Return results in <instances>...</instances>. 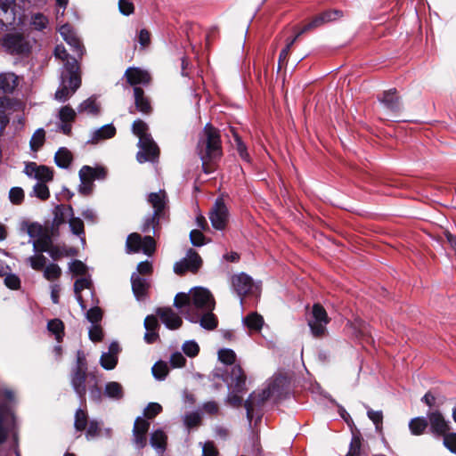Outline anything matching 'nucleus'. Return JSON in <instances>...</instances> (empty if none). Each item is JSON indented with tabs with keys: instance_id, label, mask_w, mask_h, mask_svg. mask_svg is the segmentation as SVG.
Wrapping results in <instances>:
<instances>
[{
	"instance_id": "1",
	"label": "nucleus",
	"mask_w": 456,
	"mask_h": 456,
	"mask_svg": "<svg viewBox=\"0 0 456 456\" xmlns=\"http://www.w3.org/2000/svg\"><path fill=\"white\" fill-rule=\"evenodd\" d=\"M215 299L212 294L206 289L195 288L187 293H178L175 297L174 305L180 309L187 319L197 322L198 316L193 317L191 311L196 309L201 313L212 312L215 308Z\"/></svg>"
},
{
	"instance_id": "36",
	"label": "nucleus",
	"mask_w": 456,
	"mask_h": 456,
	"mask_svg": "<svg viewBox=\"0 0 456 456\" xmlns=\"http://www.w3.org/2000/svg\"><path fill=\"white\" fill-rule=\"evenodd\" d=\"M294 31L296 32L295 36L292 38H289L287 40L286 46L280 53L279 69H281V66H283L287 63V60L290 53V50H291L293 45L298 39V37L302 35V34H299V29L296 30V28H294Z\"/></svg>"
},
{
	"instance_id": "43",
	"label": "nucleus",
	"mask_w": 456,
	"mask_h": 456,
	"mask_svg": "<svg viewBox=\"0 0 456 456\" xmlns=\"http://www.w3.org/2000/svg\"><path fill=\"white\" fill-rule=\"evenodd\" d=\"M53 244V243L52 241L51 235L49 234V232L46 229L45 230L43 234H41V236H39L33 242L34 248L40 253L45 252V248H48Z\"/></svg>"
},
{
	"instance_id": "19",
	"label": "nucleus",
	"mask_w": 456,
	"mask_h": 456,
	"mask_svg": "<svg viewBox=\"0 0 456 456\" xmlns=\"http://www.w3.org/2000/svg\"><path fill=\"white\" fill-rule=\"evenodd\" d=\"M125 77L127 83L134 87L138 85H148L151 81L149 73L139 68H128L125 72Z\"/></svg>"
},
{
	"instance_id": "61",
	"label": "nucleus",
	"mask_w": 456,
	"mask_h": 456,
	"mask_svg": "<svg viewBox=\"0 0 456 456\" xmlns=\"http://www.w3.org/2000/svg\"><path fill=\"white\" fill-rule=\"evenodd\" d=\"M69 271L76 275H85L87 272L86 265L80 260H74L69 265Z\"/></svg>"
},
{
	"instance_id": "5",
	"label": "nucleus",
	"mask_w": 456,
	"mask_h": 456,
	"mask_svg": "<svg viewBox=\"0 0 456 456\" xmlns=\"http://www.w3.org/2000/svg\"><path fill=\"white\" fill-rule=\"evenodd\" d=\"M330 319L324 307L317 303L312 307V312L307 319V323L310 328L311 334L315 338H322L327 336V325Z\"/></svg>"
},
{
	"instance_id": "26",
	"label": "nucleus",
	"mask_w": 456,
	"mask_h": 456,
	"mask_svg": "<svg viewBox=\"0 0 456 456\" xmlns=\"http://www.w3.org/2000/svg\"><path fill=\"white\" fill-rule=\"evenodd\" d=\"M379 101L390 111L398 112L401 110L400 98L395 89L385 91Z\"/></svg>"
},
{
	"instance_id": "18",
	"label": "nucleus",
	"mask_w": 456,
	"mask_h": 456,
	"mask_svg": "<svg viewBox=\"0 0 456 456\" xmlns=\"http://www.w3.org/2000/svg\"><path fill=\"white\" fill-rule=\"evenodd\" d=\"M246 374L240 365L235 364L232 367L226 382L236 392H243L246 389Z\"/></svg>"
},
{
	"instance_id": "29",
	"label": "nucleus",
	"mask_w": 456,
	"mask_h": 456,
	"mask_svg": "<svg viewBox=\"0 0 456 456\" xmlns=\"http://www.w3.org/2000/svg\"><path fill=\"white\" fill-rule=\"evenodd\" d=\"M68 210L71 215L69 220V228L73 234L77 235L81 238V240L85 242V225L84 222L79 217L73 216V208L71 206L68 207Z\"/></svg>"
},
{
	"instance_id": "39",
	"label": "nucleus",
	"mask_w": 456,
	"mask_h": 456,
	"mask_svg": "<svg viewBox=\"0 0 456 456\" xmlns=\"http://www.w3.org/2000/svg\"><path fill=\"white\" fill-rule=\"evenodd\" d=\"M88 414L85 409H77L74 416V428L77 431H85L88 425Z\"/></svg>"
},
{
	"instance_id": "52",
	"label": "nucleus",
	"mask_w": 456,
	"mask_h": 456,
	"mask_svg": "<svg viewBox=\"0 0 456 456\" xmlns=\"http://www.w3.org/2000/svg\"><path fill=\"white\" fill-rule=\"evenodd\" d=\"M201 319L200 324L203 328L208 330H214L217 326V318L212 312H204Z\"/></svg>"
},
{
	"instance_id": "6",
	"label": "nucleus",
	"mask_w": 456,
	"mask_h": 456,
	"mask_svg": "<svg viewBox=\"0 0 456 456\" xmlns=\"http://www.w3.org/2000/svg\"><path fill=\"white\" fill-rule=\"evenodd\" d=\"M142 251L147 256H152L156 251V241L153 237L146 235L142 237L137 232L130 233L126 240V252L135 254Z\"/></svg>"
},
{
	"instance_id": "7",
	"label": "nucleus",
	"mask_w": 456,
	"mask_h": 456,
	"mask_svg": "<svg viewBox=\"0 0 456 456\" xmlns=\"http://www.w3.org/2000/svg\"><path fill=\"white\" fill-rule=\"evenodd\" d=\"M3 46L12 54H26L31 49L28 38L19 32L5 35L3 40Z\"/></svg>"
},
{
	"instance_id": "58",
	"label": "nucleus",
	"mask_w": 456,
	"mask_h": 456,
	"mask_svg": "<svg viewBox=\"0 0 456 456\" xmlns=\"http://www.w3.org/2000/svg\"><path fill=\"white\" fill-rule=\"evenodd\" d=\"M152 373L158 379H164L168 373L167 365L163 362H156L152 367Z\"/></svg>"
},
{
	"instance_id": "22",
	"label": "nucleus",
	"mask_w": 456,
	"mask_h": 456,
	"mask_svg": "<svg viewBox=\"0 0 456 456\" xmlns=\"http://www.w3.org/2000/svg\"><path fill=\"white\" fill-rule=\"evenodd\" d=\"M132 289L137 300H144L150 289V283L145 278L139 276V273H132Z\"/></svg>"
},
{
	"instance_id": "48",
	"label": "nucleus",
	"mask_w": 456,
	"mask_h": 456,
	"mask_svg": "<svg viewBox=\"0 0 456 456\" xmlns=\"http://www.w3.org/2000/svg\"><path fill=\"white\" fill-rule=\"evenodd\" d=\"M45 132L43 128L37 129L30 139V148L32 151H38L45 142Z\"/></svg>"
},
{
	"instance_id": "14",
	"label": "nucleus",
	"mask_w": 456,
	"mask_h": 456,
	"mask_svg": "<svg viewBox=\"0 0 456 456\" xmlns=\"http://www.w3.org/2000/svg\"><path fill=\"white\" fill-rule=\"evenodd\" d=\"M134 105L129 108V113L140 112L142 115L151 114L153 109L151 100L145 95L143 89L139 86L134 87Z\"/></svg>"
},
{
	"instance_id": "41",
	"label": "nucleus",
	"mask_w": 456,
	"mask_h": 456,
	"mask_svg": "<svg viewBox=\"0 0 456 456\" xmlns=\"http://www.w3.org/2000/svg\"><path fill=\"white\" fill-rule=\"evenodd\" d=\"M161 217L162 216L157 214H152L147 216L142 224L141 231L144 233H149L153 231V233L155 234Z\"/></svg>"
},
{
	"instance_id": "60",
	"label": "nucleus",
	"mask_w": 456,
	"mask_h": 456,
	"mask_svg": "<svg viewBox=\"0 0 456 456\" xmlns=\"http://www.w3.org/2000/svg\"><path fill=\"white\" fill-rule=\"evenodd\" d=\"M9 199L12 204L20 205L24 200V191L20 187H13L10 190Z\"/></svg>"
},
{
	"instance_id": "15",
	"label": "nucleus",
	"mask_w": 456,
	"mask_h": 456,
	"mask_svg": "<svg viewBox=\"0 0 456 456\" xmlns=\"http://www.w3.org/2000/svg\"><path fill=\"white\" fill-rule=\"evenodd\" d=\"M156 315L169 330H178L183 325L182 317L171 307H159Z\"/></svg>"
},
{
	"instance_id": "24",
	"label": "nucleus",
	"mask_w": 456,
	"mask_h": 456,
	"mask_svg": "<svg viewBox=\"0 0 456 456\" xmlns=\"http://www.w3.org/2000/svg\"><path fill=\"white\" fill-rule=\"evenodd\" d=\"M60 33L63 37L64 40L70 45L73 52L77 55L78 58H82L85 49L80 40L77 38L69 30V25H63L60 28Z\"/></svg>"
},
{
	"instance_id": "20",
	"label": "nucleus",
	"mask_w": 456,
	"mask_h": 456,
	"mask_svg": "<svg viewBox=\"0 0 456 456\" xmlns=\"http://www.w3.org/2000/svg\"><path fill=\"white\" fill-rule=\"evenodd\" d=\"M232 285L235 292L240 297H243L246 296L252 289L253 281L252 279L245 274L240 273L232 276Z\"/></svg>"
},
{
	"instance_id": "37",
	"label": "nucleus",
	"mask_w": 456,
	"mask_h": 456,
	"mask_svg": "<svg viewBox=\"0 0 456 456\" xmlns=\"http://www.w3.org/2000/svg\"><path fill=\"white\" fill-rule=\"evenodd\" d=\"M73 159L71 152L66 148H61L55 153L54 160L58 167L67 168Z\"/></svg>"
},
{
	"instance_id": "9",
	"label": "nucleus",
	"mask_w": 456,
	"mask_h": 456,
	"mask_svg": "<svg viewBox=\"0 0 456 456\" xmlns=\"http://www.w3.org/2000/svg\"><path fill=\"white\" fill-rule=\"evenodd\" d=\"M212 226L216 230H224L229 221V210L222 197L217 198L209 212Z\"/></svg>"
},
{
	"instance_id": "17",
	"label": "nucleus",
	"mask_w": 456,
	"mask_h": 456,
	"mask_svg": "<svg viewBox=\"0 0 456 456\" xmlns=\"http://www.w3.org/2000/svg\"><path fill=\"white\" fill-rule=\"evenodd\" d=\"M431 432L437 436H444L449 433L450 427L444 416L438 411L428 414Z\"/></svg>"
},
{
	"instance_id": "44",
	"label": "nucleus",
	"mask_w": 456,
	"mask_h": 456,
	"mask_svg": "<svg viewBox=\"0 0 456 456\" xmlns=\"http://www.w3.org/2000/svg\"><path fill=\"white\" fill-rule=\"evenodd\" d=\"M428 422L425 418L417 417L410 421L409 428L412 435L419 436L425 432V430L428 428Z\"/></svg>"
},
{
	"instance_id": "12",
	"label": "nucleus",
	"mask_w": 456,
	"mask_h": 456,
	"mask_svg": "<svg viewBox=\"0 0 456 456\" xmlns=\"http://www.w3.org/2000/svg\"><path fill=\"white\" fill-rule=\"evenodd\" d=\"M202 260L199 254L192 249H190L187 256L177 262L174 265V271L176 274L182 275L186 272L197 273L201 266Z\"/></svg>"
},
{
	"instance_id": "46",
	"label": "nucleus",
	"mask_w": 456,
	"mask_h": 456,
	"mask_svg": "<svg viewBox=\"0 0 456 456\" xmlns=\"http://www.w3.org/2000/svg\"><path fill=\"white\" fill-rule=\"evenodd\" d=\"M92 285V281L89 277H82L77 279L74 284V291L77 297V301L82 305L83 298L81 296V291L85 289H89Z\"/></svg>"
},
{
	"instance_id": "11",
	"label": "nucleus",
	"mask_w": 456,
	"mask_h": 456,
	"mask_svg": "<svg viewBox=\"0 0 456 456\" xmlns=\"http://www.w3.org/2000/svg\"><path fill=\"white\" fill-rule=\"evenodd\" d=\"M151 423L142 417H137L134 420L132 431V442L137 450H142L147 445L148 431Z\"/></svg>"
},
{
	"instance_id": "59",
	"label": "nucleus",
	"mask_w": 456,
	"mask_h": 456,
	"mask_svg": "<svg viewBox=\"0 0 456 456\" xmlns=\"http://www.w3.org/2000/svg\"><path fill=\"white\" fill-rule=\"evenodd\" d=\"M35 195L42 200H45L50 197V191L45 183H37L33 188Z\"/></svg>"
},
{
	"instance_id": "40",
	"label": "nucleus",
	"mask_w": 456,
	"mask_h": 456,
	"mask_svg": "<svg viewBox=\"0 0 456 456\" xmlns=\"http://www.w3.org/2000/svg\"><path fill=\"white\" fill-rule=\"evenodd\" d=\"M48 24L49 20L44 13L36 12L31 14L29 25L35 30L42 31L48 27Z\"/></svg>"
},
{
	"instance_id": "42",
	"label": "nucleus",
	"mask_w": 456,
	"mask_h": 456,
	"mask_svg": "<svg viewBox=\"0 0 456 456\" xmlns=\"http://www.w3.org/2000/svg\"><path fill=\"white\" fill-rule=\"evenodd\" d=\"M104 393L108 397L115 400H119L124 395L122 386L116 381L108 382L105 385Z\"/></svg>"
},
{
	"instance_id": "56",
	"label": "nucleus",
	"mask_w": 456,
	"mask_h": 456,
	"mask_svg": "<svg viewBox=\"0 0 456 456\" xmlns=\"http://www.w3.org/2000/svg\"><path fill=\"white\" fill-rule=\"evenodd\" d=\"M362 440L360 436L354 435L350 443L349 451L346 456H359L361 452Z\"/></svg>"
},
{
	"instance_id": "34",
	"label": "nucleus",
	"mask_w": 456,
	"mask_h": 456,
	"mask_svg": "<svg viewBox=\"0 0 456 456\" xmlns=\"http://www.w3.org/2000/svg\"><path fill=\"white\" fill-rule=\"evenodd\" d=\"M77 112L96 116L100 112V106L95 99L88 98L78 105Z\"/></svg>"
},
{
	"instance_id": "27",
	"label": "nucleus",
	"mask_w": 456,
	"mask_h": 456,
	"mask_svg": "<svg viewBox=\"0 0 456 456\" xmlns=\"http://www.w3.org/2000/svg\"><path fill=\"white\" fill-rule=\"evenodd\" d=\"M15 20V12L12 1L0 0V24H11Z\"/></svg>"
},
{
	"instance_id": "54",
	"label": "nucleus",
	"mask_w": 456,
	"mask_h": 456,
	"mask_svg": "<svg viewBox=\"0 0 456 456\" xmlns=\"http://www.w3.org/2000/svg\"><path fill=\"white\" fill-rule=\"evenodd\" d=\"M218 359L226 365H232L236 361V354L232 349H220L218 351Z\"/></svg>"
},
{
	"instance_id": "57",
	"label": "nucleus",
	"mask_w": 456,
	"mask_h": 456,
	"mask_svg": "<svg viewBox=\"0 0 456 456\" xmlns=\"http://www.w3.org/2000/svg\"><path fill=\"white\" fill-rule=\"evenodd\" d=\"M162 411V406L158 403H150L143 411L144 417L148 419L155 418Z\"/></svg>"
},
{
	"instance_id": "23",
	"label": "nucleus",
	"mask_w": 456,
	"mask_h": 456,
	"mask_svg": "<svg viewBox=\"0 0 456 456\" xmlns=\"http://www.w3.org/2000/svg\"><path fill=\"white\" fill-rule=\"evenodd\" d=\"M119 353V346L113 342L109 346V351L103 353L100 359V363L105 370H113L118 363V354Z\"/></svg>"
},
{
	"instance_id": "49",
	"label": "nucleus",
	"mask_w": 456,
	"mask_h": 456,
	"mask_svg": "<svg viewBox=\"0 0 456 456\" xmlns=\"http://www.w3.org/2000/svg\"><path fill=\"white\" fill-rule=\"evenodd\" d=\"M86 437L87 440H91L100 436L102 433V428L100 422L95 419H92L89 421L86 428Z\"/></svg>"
},
{
	"instance_id": "63",
	"label": "nucleus",
	"mask_w": 456,
	"mask_h": 456,
	"mask_svg": "<svg viewBox=\"0 0 456 456\" xmlns=\"http://www.w3.org/2000/svg\"><path fill=\"white\" fill-rule=\"evenodd\" d=\"M203 456H218L219 452L213 441H207L202 444Z\"/></svg>"
},
{
	"instance_id": "55",
	"label": "nucleus",
	"mask_w": 456,
	"mask_h": 456,
	"mask_svg": "<svg viewBox=\"0 0 456 456\" xmlns=\"http://www.w3.org/2000/svg\"><path fill=\"white\" fill-rule=\"evenodd\" d=\"M92 379H94V382L88 387L90 397L93 401L100 403L102 398V388L98 385V382L94 376L92 377Z\"/></svg>"
},
{
	"instance_id": "30",
	"label": "nucleus",
	"mask_w": 456,
	"mask_h": 456,
	"mask_svg": "<svg viewBox=\"0 0 456 456\" xmlns=\"http://www.w3.org/2000/svg\"><path fill=\"white\" fill-rule=\"evenodd\" d=\"M18 86V77L14 73L0 74V89L4 93H12Z\"/></svg>"
},
{
	"instance_id": "28",
	"label": "nucleus",
	"mask_w": 456,
	"mask_h": 456,
	"mask_svg": "<svg viewBox=\"0 0 456 456\" xmlns=\"http://www.w3.org/2000/svg\"><path fill=\"white\" fill-rule=\"evenodd\" d=\"M47 330L61 343L65 335V326L61 319H52L47 322Z\"/></svg>"
},
{
	"instance_id": "47",
	"label": "nucleus",
	"mask_w": 456,
	"mask_h": 456,
	"mask_svg": "<svg viewBox=\"0 0 456 456\" xmlns=\"http://www.w3.org/2000/svg\"><path fill=\"white\" fill-rule=\"evenodd\" d=\"M44 277L50 281L58 280L61 275V267L54 263H51L45 266L43 271Z\"/></svg>"
},
{
	"instance_id": "62",
	"label": "nucleus",
	"mask_w": 456,
	"mask_h": 456,
	"mask_svg": "<svg viewBox=\"0 0 456 456\" xmlns=\"http://www.w3.org/2000/svg\"><path fill=\"white\" fill-rule=\"evenodd\" d=\"M45 230V228H44L41 224L37 223L29 224L27 226V232L30 238L34 239V240H36L39 236H41Z\"/></svg>"
},
{
	"instance_id": "33",
	"label": "nucleus",
	"mask_w": 456,
	"mask_h": 456,
	"mask_svg": "<svg viewBox=\"0 0 456 456\" xmlns=\"http://www.w3.org/2000/svg\"><path fill=\"white\" fill-rule=\"evenodd\" d=\"M45 249V252H47L53 260H59L64 256H73L76 253L72 248H67L65 246L54 244Z\"/></svg>"
},
{
	"instance_id": "38",
	"label": "nucleus",
	"mask_w": 456,
	"mask_h": 456,
	"mask_svg": "<svg viewBox=\"0 0 456 456\" xmlns=\"http://www.w3.org/2000/svg\"><path fill=\"white\" fill-rule=\"evenodd\" d=\"M243 322L251 331H259L264 324L263 317L256 313L249 314L245 317Z\"/></svg>"
},
{
	"instance_id": "50",
	"label": "nucleus",
	"mask_w": 456,
	"mask_h": 456,
	"mask_svg": "<svg viewBox=\"0 0 456 456\" xmlns=\"http://www.w3.org/2000/svg\"><path fill=\"white\" fill-rule=\"evenodd\" d=\"M58 117L61 122H74L77 112L69 105H65L60 109Z\"/></svg>"
},
{
	"instance_id": "8",
	"label": "nucleus",
	"mask_w": 456,
	"mask_h": 456,
	"mask_svg": "<svg viewBox=\"0 0 456 456\" xmlns=\"http://www.w3.org/2000/svg\"><path fill=\"white\" fill-rule=\"evenodd\" d=\"M93 376L87 370H71L70 384L82 403H86L87 386L94 382Z\"/></svg>"
},
{
	"instance_id": "3",
	"label": "nucleus",
	"mask_w": 456,
	"mask_h": 456,
	"mask_svg": "<svg viewBox=\"0 0 456 456\" xmlns=\"http://www.w3.org/2000/svg\"><path fill=\"white\" fill-rule=\"evenodd\" d=\"M81 72L78 62L75 60L68 61L62 68L60 85L54 94L59 102L69 101L81 86Z\"/></svg>"
},
{
	"instance_id": "31",
	"label": "nucleus",
	"mask_w": 456,
	"mask_h": 456,
	"mask_svg": "<svg viewBox=\"0 0 456 456\" xmlns=\"http://www.w3.org/2000/svg\"><path fill=\"white\" fill-rule=\"evenodd\" d=\"M107 175V170L102 167H91L84 166L79 171V176H87L94 180H102Z\"/></svg>"
},
{
	"instance_id": "4",
	"label": "nucleus",
	"mask_w": 456,
	"mask_h": 456,
	"mask_svg": "<svg viewBox=\"0 0 456 456\" xmlns=\"http://www.w3.org/2000/svg\"><path fill=\"white\" fill-rule=\"evenodd\" d=\"M289 387V379L283 375L274 376L268 387L257 395L251 394L246 400L244 406L247 411V417L249 421L253 418L256 401L258 404H262L271 396L281 397Z\"/></svg>"
},
{
	"instance_id": "16",
	"label": "nucleus",
	"mask_w": 456,
	"mask_h": 456,
	"mask_svg": "<svg viewBox=\"0 0 456 456\" xmlns=\"http://www.w3.org/2000/svg\"><path fill=\"white\" fill-rule=\"evenodd\" d=\"M24 171L27 175L38 180V183H47L53 178V171L50 167L38 166L35 162L27 164Z\"/></svg>"
},
{
	"instance_id": "10",
	"label": "nucleus",
	"mask_w": 456,
	"mask_h": 456,
	"mask_svg": "<svg viewBox=\"0 0 456 456\" xmlns=\"http://www.w3.org/2000/svg\"><path fill=\"white\" fill-rule=\"evenodd\" d=\"M139 151L136 154V159L140 163L155 162L159 157V148L153 141L152 137L141 138L138 142Z\"/></svg>"
},
{
	"instance_id": "32",
	"label": "nucleus",
	"mask_w": 456,
	"mask_h": 456,
	"mask_svg": "<svg viewBox=\"0 0 456 456\" xmlns=\"http://www.w3.org/2000/svg\"><path fill=\"white\" fill-rule=\"evenodd\" d=\"M167 436L161 429L155 430L150 438V443L153 448L163 452L167 449Z\"/></svg>"
},
{
	"instance_id": "2",
	"label": "nucleus",
	"mask_w": 456,
	"mask_h": 456,
	"mask_svg": "<svg viewBox=\"0 0 456 456\" xmlns=\"http://www.w3.org/2000/svg\"><path fill=\"white\" fill-rule=\"evenodd\" d=\"M197 152L202 160L205 173L212 171L211 164L223 155L220 132L210 124H207L201 132L197 144Z\"/></svg>"
},
{
	"instance_id": "13",
	"label": "nucleus",
	"mask_w": 456,
	"mask_h": 456,
	"mask_svg": "<svg viewBox=\"0 0 456 456\" xmlns=\"http://www.w3.org/2000/svg\"><path fill=\"white\" fill-rule=\"evenodd\" d=\"M342 16L338 10H328L314 16L308 23L299 29V34H305L323 26L330 21H334Z\"/></svg>"
},
{
	"instance_id": "53",
	"label": "nucleus",
	"mask_w": 456,
	"mask_h": 456,
	"mask_svg": "<svg viewBox=\"0 0 456 456\" xmlns=\"http://www.w3.org/2000/svg\"><path fill=\"white\" fill-rule=\"evenodd\" d=\"M28 261L35 271H44L46 266V257L42 254L31 256L28 258Z\"/></svg>"
},
{
	"instance_id": "35",
	"label": "nucleus",
	"mask_w": 456,
	"mask_h": 456,
	"mask_svg": "<svg viewBox=\"0 0 456 456\" xmlns=\"http://www.w3.org/2000/svg\"><path fill=\"white\" fill-rule=\"evenodd\" d=\"M230 132L232 133V137L234 139L235 147H236V150H237L240 157L241 158L242 160L249 163L250 156L248 152L247 146L242 142L241 138L240 137V135L238 134V133L235 131V129L233 127L230 128Z\"/></svg>"
},
{
	"instance_id": "25",
	"label": "nucleus",
	"mask_w": 456,
	"mask_h": 456,
	"mask_svg": "<svg viewBox=\"0 0 456 456\" xmlns=\"http://www.w3.org/2000/svg\"><path fill=\"white\" fill-rule=\"evenodd\" d=\"M116 134V127L112 124L105 125L91 133L88 143L97 144L104 140L110 139Z\"/></svg>"
},
{
	"instance_id": "64",
	"label": "nucleus",
	"mask_w": 456,
	"mask_h": 456,
	"mask_svg": "<svg viewBox=\"0 0 456 456\" xmlns=\"http://www.w3.org/2000/svg\"><path fill=\"white\" fill-rule=\"evenodd\" d=\"M444 445L452 452L456 453V433H448L444 436Z\"/></svg>"
},
{
	"instance_id": "45",
	"label": "nucleus",
	"mask_w": 456,
	"mask_h": 456,
	"mask_svg": "<svg viewBox=\"0 0 456 456\" xmlns=\"http://www.w3.org/2000/svg\"><path fill=\"white\" fill-rule=\"evenodd\" d=\"M148 125L142 119H136L132 124V132L139 140H141V138L151 137L148 133Z\"/></svg>"
},
{
	"instance_id": "51",
	"label": "nucleus",
	"mask_w": 456,
	"mask_h": 456,
	"mask_svg": "<svg viewBox=\"0 0 456 456\" xmlns=\"http://www.w3.org/2000/svg\"><path fill=\"white\" fill-rule=\"evenodd\" d=\"M183 423L187 428L191 429L201 425V416L199 412H189L183 417Z\"/></svg>"
},
{
	"instance_id": "21",
	"label": "nucleus",
	"mask_w": 456,
	"mask_h": 456,
	"mask_svg": "<svg viewBox=\"0 0 456 456\" xmlns=\"http://www.w3.org/2000/svg\"><path fill=\"white\" fill-rule=\"evenodd\" d=\"M147 200L153 208V214L164 216L165 209L167 207V198L165 191L160 190L158 192L150 193Z\"/></svg>"
}]
</instances>
